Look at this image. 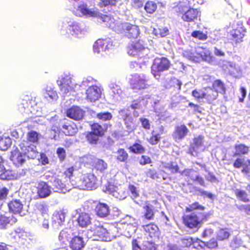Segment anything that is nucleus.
Instances as JSON below:
<instances>
[{
  "mask_svg": "<svg viewBox=\"0 0 250 250\" xmlns=\"http://www.w3.org/2000/svg\"><path fill=\"white\" fill-rule=\"evenodd\" d=\"M44 98L50 102L56 100L58 98L57 92L54 91L51 87H47L45 92L43 94Z\"/></svg>",
  "mask_w": 250,
  "mask_h": 250,
  "instance_id": "c9c22d12",
  "label": "nucleus"
},
{
  "mask_svg": "<svg viewBox=\"0 0 250 250\" xmlns=\"http://www.w3.org/2000/svg\"><path fill=\"white\" fill-rule=\"evenodd\" d=\"M143 210L144 215L143 217H144V218L148 220H152L153 219L156 210L153 205L150 204H146L143 207Z\"/></svg>",
  "mask_w": 250,
  "mask_h": 250,
  "instance_id": "cd10ccee",
  "label": "nucleus"
},
{
  "mask_svg": "<svg viewBox=\"0 0 250 250\" xmlns=\"http://www.w3.org/2000/svg\"><path fill=\"white\" fill-rule=\"evenodd\" d=\"M95 211L98 216L105 217L109 214L110 209L107 204L99 203L96 207Z\"/></svg>",
  "mask_w": 250,
  "mask_h": 250,
  "instance_id": "bb28decb",
  "label": "nucleus"
},
{
  "mask_svg": "<svg viewBox=\"0 0 250 250\" xmlns=\"http://www.w3.org/2000/svg\"><path fill=\"white\" fill-rule=\"evenodd\" d=\"M189 131V129L185 125H177L173 133L172 137L176 142H180L184 139Z\"/></svg>",
  "mask_w": 250,
  "mask_h": 250,
  "instance_id": "a211bd4d",
  "label": "nucleus"
},
{
  "mask_svg": "<svg viewBox=\"0 0 250 250\" xmlns=\"http://www.w3.org/2000/svg\"><path fill=\"white\" fill-rule=\"evenodd\" d=\"M163 167L169 170L172 173H175L179 171V167L176 162L165 163L163 164Z\"/></svg>",
  "mask_w": 250,
  "mask_h": 250,
  "instance_id": "c03bdc74",
  "label": "nucleus"
},
{
  "mask_svg": "<svg viewBox=\"0 0 250 250\" xmlns=\"http://www.w3.org/2000/svg\"><path fill=\"white\" fill-rule=\"evenodd\" d=\"M90 231L91 232H93V240L110 241V236L109 232L103 226L95 225L94 227L91 228Z\"/></svg>",
  "mask_w": 250,
  "mask_h": 250,
  "instance_id": "1a4fd4ad",
  "label": "nucleus"
},
{
  "mask_svg": "<svg viewBox=\"0 0 250 250\" xmlns=\"http://www.w3.org/2000/svg\"><path fill=\"white\" fill-rule=\"evenodd\" d=\"M181 174L183 176H185L189 177L191 180H193L194 179L195 174V171L193 169H186L181 172H180Z\"/></svg>",
  "mask_w": 250,
  "mask_h": 250,
  "instance_id": "052dcab7",
  "label": "nucleus"
},
{
  "mask_svg": "<svg viewBox=\"0 0 250 250\" xmlns=\"http://www.w3.org/2000/svg\"><path fill=\"white\" fill-rule=\"evenodd\" d=\"M50 123L52 124L51 131H54L55 133L58 134L62 130V128H61L60 124L58 122V117L55 116L52 117L50 119Z\"/></svg>",
  "mask_w": 250,
  "mask_h": 250,
  "instance_id": "37998d69",
  "label": "nucleus"
},
{
  "mask_svg": "<svg viewBox=\"0 0 250 250\" xmlns=\"http://www.w3.org/2000/svg\"><path fill=\"white\" fill-rule=\"evenodd\" d=\"M95 167L98 170L102 172L107 168V164L103 160L98 159L95 163Z\"/></svg>",
  "mask_w": 250,
  "mask_h": 250,
  "instance_id": "864d4df0",
  "label": "nucleus"
},
{
  "mask_svg": "<svg viewBox=\"0 0 250 250\" xmlns=\"http://www.w3.org/2000/svg\"><path fill=\"white\" fill-rule=\"evenodd\" d=\"M119 117L124 120L126 128L128 130H133L134 125L131 116V111L129 108L122 109L119 111Z\"/></svg>",
  "mask_w": 250,
  "mask_h": 250,
  "instance_id": "9b49d317",
  "label": "nucleus"
},
{
  "mask_svg": "<svg viewBox=\"0 0 250 250\" xmlns=\"http://www.w3.org/2000/svg\"><path fill=\"white\" fill-rule=\"evenodd\" d=\"M92 132L98 135L100 137L104 135V130L102 125L97 123L91 125Z\"/></svg>",
  "mask_w": 250,
  "mask_h": 250,
  "instance_id": "de8ad7c7",
  "label": "nucleus"
},
{
  "mask_svg": "<svg viewBox=\"0 0 250 250\" xmlns=\"http://www.w3.org/2000/svg\"><path fill=\"white\" fill-rule=\"evenodd\" d=\"M53 189L55 192L65 193L70 190L62 181L57 178H54L51 182Z\"/></svg>",
  "mask_w": 250,
  "mask_h": 250,
  "instance_id": "4be33fe9",
  "label": "nucleus"
},
{
  "mask_svg": "<svg viewBox=\"0 0 250 250\" xmlns=\"http://www.w3.org/2000/svg\"><path fill=\"white\" fill-rule=\"evenodd\" d=\"M130 150L135 153H142L144 151V148L142 146L136 143L130 147Z\"/></svg>",
  "mask_w": 250,
  "mask_h": 250,
  "instance_id": "e2e57ef3",
  "label": "nucleus"
},
{
  "mask_svg": "<svg viewBox=\"0 0 250 250\" xmlns=\"http://www.w3.org/2000/svg\"><path fill=\"white\" fill-rule=\"evenodd\" d=\"M68 229L62 230L59 235V239L62 243H65L66 241H69L71 238L70 234L68 232Z\"/></svg>",
  "mask_w": 250,
  "mask_h": 250,
  "instance_id": "603ef678",
  "label": "nucleus"
},
{
  "mask_svg": "<svg viewBox=\"0 0 250 250\" xmlns=\"http://www.w3.org/2000/svg\"><path fill=\"white\" fill-rule=\"evenodd\" d=\"M97 117L103 121H109L112 117V114L108 112H101L97 114Z\"/></svg>",
  "mask_w": 250,
  "mask_h": 250,
  "instance_id": "680f3d73",
  "label": "nucleus"
},
{
  "mask_svg": "<svg viewBox=\"0 0 250 250\" xmlns=\"http://www.w3.org/2000/svg\"><path fill=\"white\" fill-rule=\"evenodd\" d=\"M235 193L237 198L240 200L245 202L249 201V199L247 197V194L245 191L239 189H236L235 191Z\"/></svg>",
  "mask_w": 250,
  "mask_h": 250,
  "instance_id": "6e6d98bb",
  "label": "nucleus"
},
{
  "mask_svg": "<svg viewBox=\"0 0 250 250\" xmlns=\"http://www.w3.org/2000/svg\"><path fill=\"white\" fill-rule=\"evenodd\" d=\"M16 178V176L12 171L11 170H5L2 173L0 174V179L4 180H11L14 179Z\"/></svg>",
  "mask_w": 250,
  "mask_h": 250,
  "instance_id": "3c124183",
  "label": "nucleus"
},
{
  "mask_svg": "<svg viewBox=\"0 0 250 250\" xmlns=\"http://www.w3.org/2000/svg\"><path fill=\"white\" fill-rule=\"evenodd\" d=\"M73 13L76 16L78 17H99L101 21L105 23L106 26L117 33H122L124 31V23H122L119 20H116L113 18L103 15L97 10L88 9L86 4H81L79 5L73 10Z\"/></svg>",
  "mask_w": 250,
  "mask_h": 250,
  "instance_id": "f257e3e1",
  "label": "nucleus"
},
{
  "mask_svg": "<svg viewBox=\"0 0 250 250\" xmlns=\"http://www.w3.org/2000/svg\"><path fill=\"white\" fill-rule=\"evenodd\" d=\"M85 111L78 106H73L66 111V115L69 118L76 121L82 120Z\"/></svg>",
  "mask_w": 250,
  "mask_h": 250,
  "instance_id": "dca6fc26",
  "label": "nucleus"
},
{
  "mask_svg": "<svg viewBox=\"0 0 250 250\" xmlns=\"http://www.w3.org/2000/svg\"><path fill=\"white\" fill-rule=\"evenodd\" d=\"M10 211L14 213H20L23 208V205L20 200H14L8 204Z\"/></svg>",
  "mask_w": 250,
  "mask_h": 250,
  "instance_id": "c85d7f7f",
  "label": "nucleus"
},
{
  "mask_svg": "<svg viewBox=\"0 0 250 250\" xmlns=\"http://www.w3.org/2000/svg\"><path fill=\"white\" fill-rule=\"evenodd\" d=\"M229 235L230 233L227 229H221L217 232V238L221 241L228 239Z\"/></svg>",
  "mask_w": 250,
  "mask_h": 250,
  "instance_id": "49530a36",
  "label": "nucleus"
},
{
  "mask_svg": "<svg viewBox=\"0 0 250 250\" xmlns=\"http://www.w3.org/2000/svg\"><path fill=\"white\" fill-rule=\"evenodd\" d=\"M157 8V4L152 1H148L146 2L144 8L146 11L149 14L153 13Z\"/></svg>",
  "mask_w": 250,
  "mask_h": 250,
  "instance_id": "09e8293b",
  "label": "nucleus"
},
{
  "mask_svg": "<svg viewBox=\"0 0 250 250\" xmlns=\"http://www.w3.org/2000/svg\"><path fill=\"white\" fill-rule=\"evenodd\" d=\"M234 148L235 152L233 154L234 157L247 154L249 151V147L244 144L235 145Z\"/></svg>",
  "mask_w": 250,
  "mask_h": 250,
  "instance_id": "72a5a7b5",
  "label": "nucleus"
},
{
  "mask_svg": "<svg viewBox=\"0 0 250 250\" xmlns=\"http://www.w3.org/2000/svg\"><path fill=\"white\" fill-rule=\"evenodd\" d=\"M222 68L226 73H229L234 77H237L241 74L240 66L233 62L223 61Z\"/></svg>",
  "mask_w": 250,
  "mask_h": 250,
  "instance_id": "f8f14e48",
  "label": "nucleus"
},
{
  "mask_svg": "<svg viewBox=\"0 0 250 250\" xmlns=\"http://www.w3.org/2000/svg\"><path fill=\"white\" fill-rule=\"evenodd\" d=\"M85 242L83 236L80 234L73 237L70 241V247L73 250H82L85 246Z\"/></svg>",
  "mask_w": 250,
  "mask_h": 250,
  "instance_id": "6ab92c4d",
  "label": "nucleus"
},
{
  "mask_svg": "<svg viewBox=\"0 0 250 250\" xmlns=\"http://www.w3.org/2000/svg\"><path fill=\"white\" fill-rule=\"evenodd\" d=\"M183 55L184 57L190 61L198 62L195 48L184 51Z\"/></svg>",
  "mask_w": 250,
  "mask_h": 250,
  "instance_id": "79ce46f5",
  "label": "nucleus"
},
{
  "mask_svg": "<svg viewBox=\"0 0 250 250\" xmlns=\"http://www.w3.org/2000/svg\"><path fill=\"white\" fill-rule=\"evenodd\" d=\"M184 221L186 226L189 228L195 229L197 230L200 227L199 218L194 213L186 215L184 217Z\"/></svg>",
  "mask_w": 250,
  "mask_h": 250,
  "instance_id": "2eb2a0df",
  "label": "nucleus"
},
{
  "mask_svg": "<svg viewBox=\"0 0 250 250\" xmlns=\"http://www.w3.org/2000/svg\"><path fill=\"white\" fill-rule=\"evenodd\" d=\"M62 130L65 135L73 136L77 132L76 125L71 121L64 120L61 123Z\"/></svg>",
  "mask_w": 250,
  "mask_h": 250,
  "instance_id": "f3484780",
  "label": "nucleus"
},
{
  "mask_svg": "<svg viewBox=\"0 0 250 250\" xmlns=\"http://www.w3.org/2000/svg\"><path fill=\"white\" fill-rule=\"evenodd\" d=\"M96 81L91 77L83 80L81 85L75 83L70 75L64 74L61 76L60 80L57 81V83L63 97L74 95L76 91L80 90L81 87L95 86L94 85Z\"/></svg>",
  "mask_w": 250,
  "mask_h": 250,
  "instance_id": "f03ea898",
  "label": "nucleus"
},
{
  "mask_svg": "<svg viewBox=\"0 0 250 250\" xmlns=\"http://www.w3.org/2000/svg\"><path fill=\"white\" fill-rule=\"evenodd\" d=\"M149 50L145 47L140 42H133L127 48V53L130 56H136L139 58V62L146 64L148 62V54Z\"/></svg>",
  "mask_w": 250,
  "mask_h": 250,
  "instance_id": "39448f33",
  "label": "nucleus"
},
{
  "mask_svg": "<svg viewBox=\"0 0 250 250\" xmlns=\"http://www.w3.org/2000/svg\"><path fill=\"white\" fill-rule=\"evenodd\" d=\"M34 209L36 212H39L42 215L47 214L48 207L44 202H38L35 205Z\"/></svg>",
  "mask_w": 250,
  "mask_h": 250,
  "instance_id": "58836bf2",
  "label": "nucleus"
},
{
  "mask_svg": "<svg viewBox=\"0 0 250 250\" xmlns=\"http://www.w3.org/2000/svg\"><path fill=\"white\" fill-rule=\"evenodd\" d=\"M95 46H101L102 51L106 52L112 47V41L110 38L99 39L95 42Z\"/></svg>",
  "mask_w": 250,
  "mask_h": 250,
  "instance_id": "b1692460",
  "label": "nucleus"
},
{
  "mask_svg": "<svg viewBox=\"0 0 250 250\" xmlns=\"http://www.w3.org/2000/svg\"><path fill=\"white\" fill-rule=\"evenodd\" d=\"M10 235L15 241L19 242L21 239L26 236V234L22 229L17 228L11 233Z\"/></svg>",
  "mask_w": 250,
  "mask_h": 250,
  "instance_id": "4c0bfd02",
  "label": "nucleus"
},
{
  "mask_svg": "<svg viewBox=\"0 0 250 250\" xmlns=\"http://www.w3.org/2000/svg\"><path fill=\"white\" fill-rule=\"evenodd\" d=\"M199 12L197 9L189 8L183 15L182 18L186 21H193L197 18Z\"/></svg>",
  "mask_w": 250,
  "mask_h": 250,
  "instance_id": "393cba45",
  "label": "nucleus"
},
{
  "mask_svg": "<svg viewBox=\"0 0 250 250\" xmlns=\"http://www.w3.org/2000/svg\"><path fill=\"white\" fill-rule=\"evenodd\" d=\"M17 220L14 216L7 217L0 215V229H5L8 224H13L17 222Z\"/></svg>",
  "mask_w": 250,
  "mask_h": 250,
  "instance_id": "7c9ffc66",
  "label": "nucleus"
},
{
  "mask_svg": "<svg viewBox=\"0 0 250 250\" xmlns=\"http://www.w3.org/2000/svg\"><path fill=\"white\" fill-rule=\"evenodd\" d=\"M160 139V136L156 133V131L152 132V136L149 140V142L151 145H156L158 143Z\"/></svg>",
  "mask_w": 250,
  "mask_h": 250,
  "instance_id": "338daca9",
  "label": "nucleus"
},
{
  "mask_svg": "<svg viewBox=\"0 0 250 250\" xmlns=\"http://www.w3.org/2000/svg\"><path fill=\"white\" fill-rule=\"evenodd\" d=\"M88 31V28L84 27L72 19L66 18L62 22V33L65 32L68 36L71 35L75 38H81Z\"/></svg>",
  "mask_w": 250,
  "mask_h": 250,
  "instance_id": "20e7f679",
  "label": "nucleus"
},
{
  "mask_svg": "<svg viewBox=\"0 0 250 250\" xmlns=\"http://www.w3.org/2000/svg\"><path fill=\"white\" fill-rule=\"evenodd\" d=\"M124 32L128 34L129 38H136L140 34L139 27L128 22H124Z\"/></svg>",
  "mask_w": 250,
  "mask_h": 250,
  "instance_id": "aec40b11",
  "label": "nucleus"
},
{
  "mask_svg": "<svg viewBox=\"0 0 250 250\" xmlns=\"http://www.w3.org/2000/svg\"><path fill=\"white\" fill-rule=\"evenodd\" d=\"M102 92L101 88L97 85L88 87L86 90V99L89 102H95L101 98Z\"/></svg>",
  "mask_w": 250,
  "mask_h": 250,
  "instance_id": "4468645a",
  "label": "nucleus"
},
{
  "mask_svg": "<svg viewBox=\"0 0 250 250\" xmlns=\"http://www.w3.org/2000/svg\"><path fill=\"white\" fill-rule=\"evenodd\" d=\"M126 245L125 240V239L117 241L114 244L113 247L114 250H123Z\"/></svg>",
  "mask_w": 250,
  "mask_h": 250,
  "instance_id": "774afa93",
  "label": "nucleus"
},
{
  "mask_svg": "<svg viewBox=\"0 0 250 250\" xmlns=\"http://www.w3.org/2000/svg\"><path fill=\"white\" fill-rule=\"evenodd\" d=\"M203 98L206 99L209 102H211L217 99L218 94L213 88H209L206 93L202 94Z\"/></svg>",
  "mask_w": 250,
  "mask_h": 250,
  "instance_id": "f704fd0d",
  "label": "nucleus"
},
{
  "mask_svg": "<svg viewBox=\"0 0 250 250\" xmlns=\"http://www.w3.org/2000/svg\"><path fill=\"white\" fill-rule=\"evenodd\" d=\"M37 189L38 195L42 198L48 197L51 193L50 187L44 182H41L39 183Z\"/></svg>",
  "mask_w": 250,
  "mask_h": 250,
  "instance_id": "412c9836",
  "label": "nucleus"
},
{
  "mask_svg": "<svg viewBox=\"0 0 250 250\" xmlns=\"http://www.w3.org/2000/svg\"><path fill=\"white\" fill-rule=\"evenodd\" d=\"M131 88L134 90H139L147 88L146 77L144 75L134 74L131 76L130 80Z\"/></svg>",
  "mask_w": 250,
  "mask_h": 250,
  "instance_id": "9d476101",
  "label": "nucleus"
},
{
  "mask_svg": "<svg viewBox=\"0 0 250 250\" xmlns=\"http://www.w3.org/2000/svg\"><path fill=\"white\" fill-rule=\"evenodd\" d=\"M40 135L35 131H31L27 134L28 140L29 142L36 143L39 139Z\"/></svg>",
  "mask_w": 250,
  "mask_h": 250,
  "instance_id": "4d7b16f0",
  "label": "nucleus"
},
{
  "mask_svg": "<svg viewBox=\"0 0 250 250\" xmlns=\"http://www.w3.org/2000/svg\"><path fill=\"white\" fill-rule=\"evenodd\" d=\"M91 218L88 213L81 212L79 214L77 222L81 227H86L91 223Z\"/></svg>",
  "mask_w": 250,
  "mask_h": 250,
  "instance_id": "a878e982",
  "label": "nucleus"
},
{
  "mask_svg": "<svg viewBox=\"0 0 250 250\" xmlns=\"http://www.w3.org/2000/svg\"><path fill=\"white\" fill-rule=\"evenodd\" d=\"M170 65V62L167 58L157 57L154 60L151 66V73L157 80H158L160 78L161 73L167 70Z\"/></svg>",
  "mask_w": 250,
  "mask_h": 250,
  "instance_id": "0eeeda50",
  "label": "nucleus"
},
{
  "mask_svg": "<svg viewBox=\"0 0 250 250\" xmlns=\"http://www.w3.org/2000/svg\"><path fill=\"white\" fill-rule=\"evenodd\" d=\"M191 36L194 38H196L199 40L203 41L207 39V35L200 31H193L191 34Z\"/></svg>",
  "mask_w": 250,
  "mask_h": 250,
  "instance_id": "69168bd1",
  "label": "nucleus"
},
{
  "mask_svg": "<svg viewBox=\"0 0 250 250\" xmlns=\"http://www.w3.org/2000/svg\"><path fill=\"white\" fill-rule=\"evenodd\" d=\"M116 158L119 161L124 162L128 158V154L124 149L120 148L116 152Z\"/></svg>",
  "mask_w": 250,
  "mask_h": 250,
  "instance_id": "8fccbe9b",
  "label": "nucleus"
},
{
  "mask_svg": "<svg viewBox=\"0 0 250 250\" xmlns=\"http://www.w3.org/2000/svg\"><path fill=\"white\" fill-rule=\"evenodd\" d=\"M108 87L111 90L112 95L117 100L122 99L123 97V92L121 89L120 85L116 83L111 82L109 84Z\"/></svg>",
  "mask_w": 250,
  "mask_h": 250,
  "instance_id": "5701e85b",
  "label": "nucleus"
},
{
  "mask_svg": "<svg viewBox=\"0 0 250 250\" xmlns=\"http://www.w3.org/2000/svg\"><path fill=\"white\" fill-rule=\"evenodd\" d=\"M128 189L130 192L131 198L136 204H139L137 200L139 198L140 194L137 188L133 185L129 184L128 187Z\"/></svg>",
  "mask_w": 250,
  "mask_h": 250,
  "instance_id": "ea45409f",
  "label": "nucleus"
},
{
  "mask_svg": "<svg viewBox=\"0 0 250 250\" xmlns=\"http://www.w3.org/2000/svg\"><path fill=\"white\" fill-rule=\"evenodd\" d=\"M144 229L146 231L150 234H154L158 230V227L153 224H150L143 226Z\"/></svg>",
  "mask_w": 250,
  "mask_h": 250,
  "instance_id": "bf43d9fd",
  "label": "nucleus"
},
{
  "mask_svg": "<svg viewBox=\"0 0 250 250\" xmlns=\"http://www.w3.org/2000/svg\"><path fill=\"white\" fill-rule=\"evenodd\" d=\"M153 33L157 37H164L169 33V30L167 27H163L158 29H154Z\"/></svg>",
  "mask_w": 250,
  "mask_h": 250,
  "instance_id": "5fc2aeb1",
  "label": "nucleus"
},
{
  "mask_svg": "<svg viewBox=\"0 0 250 250\" xmlns=\"http://www.w3.org/2000/svg\"><path fill=\"white\" fill-rule=\"evenodd\" d=\"M8 192L9 190L5 187L0 188V208L3 205L4 200L7 197Z\"/></svg>",
  "mask_w": 250,
  "mask_h": 250,
  "instance_id": "0e129e2a",
  "label": "nucleus"
},
{
  "mask_svg": "<svg viewBox=\"0 0 250 250\" xmlns=\"http://www.w3.org/2000/svg\"><path fill=\"white\" fill-rule=\"evenodd\" d=\"M245 31L242 28L232 30L230 32V36L231 39L237 42H242V39L245 35Z\"/></svg>",
  "mask_w": 250,
  "mask_h": 250,
  "instance_id": "c756f323",
  "label": "nucleus"
},
{
  "mask_svg": "<svg viewBox=\"0 0 250 250\" xmlns=\"http://www.w3.org/2000/svg\"><path fill=\"white\" fill-rule=\"evenodd\" d=\"M76 181L72 180L71 184L74 188L80 189H92L96 187V177L92 174L82 175L80 178H76Z\"/></svg>",
  "mask_w": 250,
  "mask_h": 250,
  "instance_id": "423d86ee",
  "label": "nucleus"
},
{
  "mask_svg": "<svg viewBox=\"0 0 250 250\" xmlns=\"http://www.w3.org/2000/svg\"><path fill=\"white\" fill-rule=\"evenodd\" d=\"M133 222H130L125 226V231L126 232L127 237H131L137 230L138 224L134 219H131Z\"/></svg>",
  "mask_w": 250,
  "mask_h": 250,
  "instance_id": "473e14b6",
  "label": "nucleus"
},
{
  "mask_svg": "<svg viewBox=\"0 0 250 250\" xmlns=\"http://www.w3.org/2000/svg\"><path fill=\"white\" fill-rule=\"evenodd\" d=\"M19 146L21 150L17 149L13 150L10 158L17 167L22 166L27 160L34 159L38 155L36 146L28 141H22Z\"/></svg>",
  "mask_w": 250,
  "mask_h": 250,
  "instance_id": "7ed1b4c3",
  "label": "nucleus"
},
{
  "mask_svg": "<svg viewBox=\"0 0 250 250\" xmlns=\"http://www.w3.org/2000/svg\"><path fill=\"white\" fill-rule=\"evenodd\" d=\"M213 89L218 94H224L226 93V87L224 83L220 80H215L212 84Z\"/></svg>",
  "mask_w": 250,
  "mask_h": 250,
  "instance_id": "e433bc0d",
  "label": "nucleus"
},
{
  "mask_svg": "<svg viewBox=\"0 0 250 250\" xmlns=\"http://www.w3.org/2000/svg\"><path fill=\"white\" fill-rule=\"evenodd\" d=\"M104 192L111 194L119 200H124L128 195V192L125 188L121 186H115L111 183H107L103 188Z\"/></svg>",
  "mask_w": 250,
  "mask_h": 250,
  "instance_id": "6e6552de",
  "label": "nucleus"
},
{
  "mask_svg": "<svg viewBox=\"0 0 250 250\" xmlns=\"http://www.w3.org/2000/svg\"><path fill=\"white\" fill-rule=\"evenodd\" d=\"M65 218V212L64 210L55 212L52 217L53 221L57 223L59 226L63 225Z\"/></svg>",
  "mask_w": 250,
  "mask_h": 250,
  "instance_id": "2f4dec72",
  "label": "nucleus"
},
{
  "mask_svg": "<svg viewBox=\"0 0 250 250\" xmlns=\"http://www.w3.org/2000/svg\"><path fill=\"white\" fill-rule=\"evenodd\" d=\"M195 49L198 61L200 58L204 59L205 58L208 57L209 54V51L207 49L202 47L197 46L195 47Z\"/></svg>",
  "mask_w": 250,
  "mask_h": 250,
  "instance_id": "a19ab883",
  "label": "nucleus"
},
{
  "mask_svg": "<svg viewBox=\"0 0 250 250\" xmlns=\"http://www.w3.org/2000/svg\"><path fill=\"white\" fill-rule=\"evenodd\" d=\"M100 136L90 132L86 135V138L88 142L91 144H96L99 141Z\"/></svg>",
  "mask_w": 250,
  "mask_h": 250,
  "instance_id": "13d9d810",
  "label": "nucleus"
},
{
  "mask_svg": "<svg viewBox=\"0 0 250 250\" xmlns=\"http://www.w3.org/2000/svg\"><path fill=\"white\" fill-rule=\"evenodd\" d=\"M12 142L9 137H2L0 139V149L7 150L11 145Z\"/></svg>",
  "mask_w": 250,
  "mask_h": 250,
  "instance_id": "a18cd8bd",
  "label": "nucleus"
},
{
  "mask_svg": "<svg viewBox=\"0 0 250 250\" xmlns=\"http://www.w3.org/2000/svg\"><path fill=\"white\" fill-rule=\"evenodd\" d=\"M203 139L204 137L202 136H199L194 139L193 143L189 149V153L192 155L195 156L198 152L204 150L205 147L203 144Z\"/></svg>",
  "mask_w": 250,
  "mask_h": 250,
  "instance_id": "ddd939ff",
  "label": "nucleus"
}]
</instances>
